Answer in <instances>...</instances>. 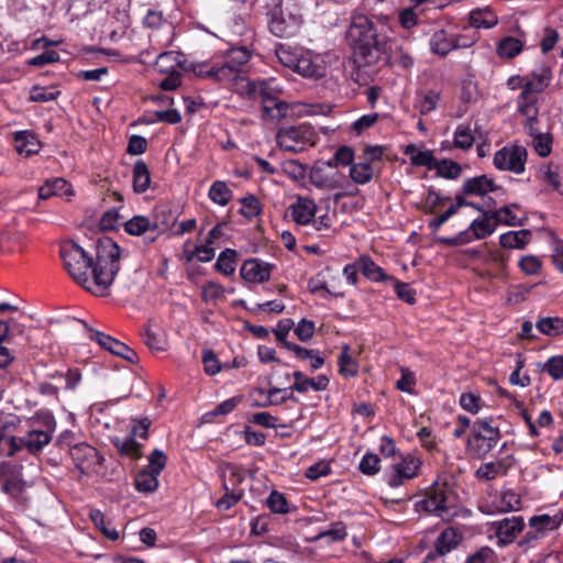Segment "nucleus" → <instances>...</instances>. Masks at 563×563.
Segmentation results:
<instances>
[{
	"label": "nucleus",
	"instance_id": "f257e3e1",
	"mask_svg": "<svg viewBox=\"0 0 563 563\" xmlns=\"http://www.w3.org/2000/svg\"><path fill=\"white\" fill-rule=\"evenodd\" d=\"M122 249L111 238L98 239L96 262L74 241L60 246V257L70 277L82 288L97 296H107L121 265Z\"/></svg>",
	"mask_w": 563,
	"mask_h": 563
},
{
	"label": "nucleus",
	"instance_id": "f03ea898",
	"mask_svg": "<svg viewBox=\"0 0 563 563\" xmlns=\"http://www.w3.org/2000/svg\"><path fill=\"white\" fill-rule=\"evenodd\" d=\"M346 40L360 65H371L379 58L384 43L377 25L368 16H352Z\"/></svg>",
	"mask_w": 563,
	"mask_h": 563
},
{
	"label": "nucleus",
	"instance_id": "7ed1b4c3",
	"mask_svg": "<svg viewBox=\"0 0 563 563\" xmlns=\"http://www.w3.org/2000/svg\"><path fill=\"white\" fill-rule=\"evenodd\" d=\"M268 27L277 37L295 36L303 22L298 0H269L267 2Z\"/></svg>",
	"mask_w": 563,
	"mask_h": 563
},
{
	"label": "nucleus",
	"instance_id": "20e7f679",
	"mask_svg": "<svg viewBox=\"0 0 563 563\" xmlns=\"http://www.w3.org/2000/svg\"><path fill=\"white\" fill-rule=\"evenodd\" d=\"M500 438L501 432L494 417L478 418L472 424L466 451L472 457L483 460L497 445Z\"/></svg>",
	"mask_w": 563,
	"mask_h": 563
},
{
	"label": "nucleus",
	"instance_id": "39448f33",
	"mask_svg": "<svg viewBox=\"0 0 563 563\" xmlns=\"http://www.w3.org/2000/svg\"><path fill=\"white\" fill-rule=\"evenodd\" d=\"M317 141V133L308 124H298L280 128L276 134L278 146L287 152L299 153L308 146H313Z\"/></svg>",
	"mask_w": 563,
	"mask_h": 563
},
{
	"label": "nucleus",
	"instance_id": "423d86ee",
	"mask_svg": "<svg viewBox=\"0 0 563 563\" xmlns=\"http://www.w3.org/2000/svg\"><path fill=\"white\" fill-rule=\"evenodd\" d=\"M497 224L493 217H490V211H483V217L475 219L470 227L460 232L455 236L439 238V242L446 246H457L471 243L474 240H481L489 236L496 230Z\"/></svg>",
	"mask_w": 563,
	"mask_h": 563
},
{
	"label": "nucleus",
	"instance_id": "0eeeda50",
	"mask_svg": "<svg viewBox=\"0 0 563 563\" xmlns=\"http://www.w3.org/2000/svg\"><path fill=\"white\" fill-rule=\"evenodd\" d=\"M527 151L522 146H505L494 155V166L499 170H509L514 174L525 172Z\"/></svg>",
	"mask_w": 563,
	"mask_h": 563
},
{
	"label": "nucleus",
	"instance_id": "6e6552de",
	"mask_svg": "<svg viewBox=\"0 0 563 563\" xmlns=\"http://www.w3.org/2000/svg\"><path fill=\"white\" fill-rule=\"evenodd\" d=\"M42 421L45 427L44 430L32 429L24 435V448L31 454H37L43 451L53 438L56 429V420L51 412H45L42 416Z\"/></svg>",
	"mask_w": 563,
	"mask_h": 563
},
{
	"label": "nucleus",
	"instance_id": "1a4fd4ad",
	"mask_svg": "<svg viewBox=\"0 0 563 563\" xmlns=\"http://www.w3.org/2000/svg\"><path fill=\"white\" fill-rule=\"evenodd\" d=\"M69 454L81 474L96 472L103 462V456L99 451L85 442L74 444Z\"/></svg>",
	"mask_w": 563,
	"mask_h": 563
},
{
	"label": "nucleus",
	"instance_id": "9d476101",
	"mask_svg": "<svg viewBox=\"0 0 563 563\" xmlns=\"http://www.w3.org/2000/svg\"><path fill=\"white\" fill-rule=\"evenodd\" d=\"M462 541V534L454 528H445L435 539L434 550L430 551L421 563H434L440 556L450 553Z\"/></svg>",
	"mask_w": 563,
	"mask_h": 563
},
{
	"label": "nucleus",
	"instance_id": "9b49d317",
	"mask_svg": "<svg viewBox=\"0 0 563 563\" xmlns=\"http://www.w3.org/2000/svg\"><path fill=\"white\" fill-rule=\"evenodd\" d=\"M448 490L446 484L434 483L427 492L426 498L420 501L421 507L441 518L449 516Z\"/></svg>",
	"mask_w": 563,
	"mask_h": 563
},
{
	"label": "nucleus",
	"instance_id": "f8f14e48",
	"mask_svg": "<svg viewBox=\"0 0 563 563\" xmlns=\"http://www.w3.org/2000/svg\"><path fill=\"white\" fill-rule=\"evenodd\" d=\"M495 534L498 539L499 547H507L512 543L517 536L525 528V520L522 516L507 517L492 523Z\"/></svg>",
	"mask_w": 563,
	"mask_h": 563
},
{
	"label": "nucleus",
	"instance_id": "ddd939ff",
	"mask_svg": "<svg viewBox=\"0 0 563 563\" xmlns=\"http://www.w3.org/2000/svg\"><path fill=\"white\" fill-rule=\"evenodd\" d=\"M420 461L408 454L399 463L393 465L391 474L387 477L388 486L396 488L401 486L406 479L415 478L418 475Z\"/></svg>",
	"mask_w": 563,
	"mask_h": 563
},
{
	"label": "nucleus",
	"instance_id": "4468645a",
	"mask_svg": "<svg viewBox=\"0 0 563 563\" xmlns=\"http://www.w3.org/2000/svg\"><path fill=\"white\" fill-rule=\"evenodd\" d=\"M273 268V264L251 258L242 264L240 275L247 283L263 284L269 280Z\"/></svg>",
	"mask_w": 563,
	"mask_h": 563
},
{
	"label": "nucleus",
	"instance_id": "2eb2a0df",
	"mask_svg": "<svg viewBox=\"0 0 563 563\" xmlns=\"http://www.w3.org/2000/svg\"><path fill=\"white\" fill-rule=\"evenodd\" d=\"M516 459L512 454H508L497 459L494 462L482 464L475 472L477 479L493 481L498 476H505L515 465Z\"/></svg>",
	"mask_w": 563,
	"mask_h": 563
},
{
	"label": "nucleus",
	"instance_id": "dca6fc26",
	"mask_svg": "<svg viewBox=\"0 0 563 563\" xmlns=\"http://www.w3.org/2000/svg\"><path fill=\"white\" fill-rule=\"evenodd\" d=\"M461 38L462 36L450 34L445 30H439L430 37V49L434 54L445 56L455 48L470 45L466 42H461Z\"/></svg>",
	"mask_w": 563,
	"mask_h": 563
},
{
	"label": "nucleus",
	"instance_id": "f3484780",
	"mask_svg": "<svg viewBox=\"0 0 563 563\" xmlns=\"http://www.w3.org/2000/svg\"><path fill=\"white\" fill-rule=\"evenodd\" d=\"M124 230L128 234L140 236L146 232H156V235L148 238V242H154L165 228H162L156 219L145 216H134L124 223Z\"/></svg>",
	"mask_w": 563,
	"mask_h": 563
},
{
	"label": "nucleus",
	"instance_id": "a211bd4d",
	"mask_svg": "<svg viewBox=\"0 0 563 563\" xmlns=\"http://www.w3.org/2000/svg\"><path fill=\"white\" fill-rule=\"evenodd\" d=\"M247 87L250 95L254 99H260L261 103H269L283 93V88L274 78L252 81Z\"/></svg>",
	"mask_w": 563,
	"mask_h": 563
},
{
	"label": "nucleus",
	"instance_id": "6ab92c4d",
	"mask_svg": "<svg viewBox=\"0 0 563 563\" xmlns=\"http://www.w3.org/2000/svg\"><path fill=\"white\" fill-rule=\"evenodd\" d=\"M499 189L501 187L495 183L494 178L487 175H479L465 179L461 191L466 196H485Z\"/></svg>",
	"mask_w": 563,
	"mask_h": 563
},
{
	"label": "nucleus",
	"instance_id": "aec40b11",
	"mask_svg": "<svg viewBox=\"0 0 563 563\" xmlns=\"http://www.w3.org/2000/svg\"><path fill=\"white\" fill-rule=\"evenodd\" d=\"M292 220L299 225H308L312 222L317 205L308 197H297L296 202L290 205L289 209Z\"/></svg>",
	"mask_w": 563,
	"mask_h": 563
},
{
	"label": "nucleus",
	"instance_id": "412c9836",
	"mask_svg": "<svg viewBox=\"0 0 563 563\" xmlns=\"http://www.w3.org/2000/svg\"><path fill=\"white\" fill-rule=\"evenodd\" d=\"M295 378L294 385L289 388L298 393H307L310 388L316 391L327 389L329 386V378L325 375H319L316 378H309L303 375L300 371H296L292 374Z\"/></svg>",
	"mask_w": 563,
	"mask_h": 563
},
{
	"label": "nucleus",
	"instance_id": "4be33fe9",
	"mask_svg": "<svg viewBox=\"0 0 563 563\" xmlns=\"http://www.w3.org/2000/svg\"><path fill=\"white\" fill-rule=\"evenodd\" d=\"M358 269L362 274L371 282H389L393 279L391 275L384 272L382 267L375 264V262L367 255H362L357 262Z\"/></svg>",
	"mask_w": 563,
	"mask_h": 563
},
{
	"label": "nucleus",
	"instance_id": "5701e85b",
	"mask_svg": "<svg viewBox=\"0 0 563 563\" xmlns=\"http://www.w3.org/2000/svg\"><path fill=\"white\" fill-rule=\"evenodd\" d=\"M15 150L20 154L26 156L36 154L40 151L41 144L35 134L30 131H18L14 134Z\"/></svg>",
	"mask_w": 563,
	"mask_h": 563
},
{
	"label": "nucleus",
	"instance_id": "b1692460",
	"mask_svg": "<svg viewBox=\"0 0 563 563\" xmlns=\"http://www.w3.org/2000/svg\"><path fill=\"white\" fill-rule=\"evenodd\" d=\"M497 23V14L488 7L477 8L470 12V24L474 27L492 29Z\"/></svg>",
	"mask_w": 563,
	"mask_h": 563
},
{
	"label": "nucleus",
	"instance_id": "393cba45",
	"mask_svg": "<svg viewBox=\"0 0 563 563\" xmlns=\"http://www.w3.org/2000/svg\"><path fill=\"white\" fill-rule=\"evenodd\" d=\"M114 448L123 455L132 460H139L142 456V444L135 440L131 433L124 438H115L112 440Z\"/></svg>",
	"mask_w": 563,
	"mask_h": 563
},
{
	"label": "nucleus",
	"instance_id": "a878e982",
	"mask_svg": "<svg viewBox=\"0 0 563 563\" xmlns=\"http://www.w3.org/2000/svg\"><path fill=\"white\" fill-rule=\"evenodd\" d=\"M150 169L143 159H137L133 166V190L136 194H143L150 188Z\"/></svg>",
	"mask_w": 563,
	"mask_h": 563
},
{
	"label": "nucleus",
	"instance_id": "bb28decb",
	"mask_svg": "<svg viewBox=\"0 0 563 563\" xmlns=\"http://www.w3.org/2000/svg\"><path fill=\"white\" fill-rule=\"evenodd\" d=\"M531 232L522 229L519 231H509L500 235L499 243L505 249L522 250L529 243Z\"/></svg>",
	"mask_w": 563,
	"mask_h": 563
},
{
	"label": "nucleus",
	"instance_id": "cd10ccee",
	"mask_svg": "<svg viewBox=\"0 0 563 563\" xmlns=\"http://www.w3.org/2000/svg\"><path fill=\"white\" fill-rule=\"evenodd\" d=\"M404 153L409 156L412 165L424 166L429 170H433L438 161L431 151H418L415 144L407 145Z\"/></svg>",
	"mask_w": 563,
	"mask_h": 563
},
{
	"label": "nucleus",
	"instance_id": "c85d7f7f",
	"mask_svg": "<svg viewBox=\"0 0 563 563\" xmlns=\"http://www.w3.org/2000/svg\"><path fill=\"white\" fill-rule=\"evenodd\" d=\"M551 71L548 68H542L540 71H533L531 77L523 84L522 89L533 93L542 92L550 84Z\"/></svg>",
	"mask_w": 563,
	"mask_h": 563
},
{
	"label": "nucleus",
	"instance_id": "c756f323",
	"mask_svg": "<svg viewBox=\"0 0 563 563\" xmlns=\"http://www.w3.org/2000/svg\"><path fill=\"white\" fill-rule=\"evenodd\" d=\"M208 197L213 203L224 207L231 201L233 192L225 181L216 180L209 188Z\"/></svg>",
	"mask_w": 563,
	"mask_h": 563
},
{
	"label": "nucleus",
	"instance_id": "7c9ffc66",
	"mask_svg": "<svg viewBox=\"0 0 563 563\" xmlns=\"http://www.w3.org/2000/svg\"><path fill=\"white\" fill-rule=\"evenodd\" d=\"M339 373L344 377H354L358 373V365L350 354V346L344 344L338 356Z\"/></svg>",
	"mask_w": 563,
	"mask_h": 563
},
{
	"label": "nucleus",
	"instance_id": "2f4dec72",
	"mask_svg": "<svg viewBox=\"0 0 563 563\" xmlns=\"http://www.w3.org/2000/svg\"><path fill=\"white\" fill-rule=\"evenodd\" d=\"M84 328L89 332V339L96 341L102 349L114 355L115 345H120L121 341L109 334L92 329L86 321L79 320Z\"/></svg>",
	"mask_w": 563,
	"mask_h": 563
},
{
	"label": "nucleus",
	"instance_id": "473e14b6",
	"mask_svg": "<svg viewBox=\"0 0 563 563\" xmlns=\"http://www.w3.org/2000/svg\"><path fill=\"white\" fill-rule=\"evenodd\" d=\"M289 104L282 100L280 97L275 98L269 103H262V112L264 119L282 120L287 117Z\"/></svg>",
	"mask_w": 563,
	"mask_h": 563
},
{
	"label": "nucleus",
	"instance_id": "72a5a7b5",
	"mask_svg": "<svg viewBox=\"0 0 563 563\" xmlns=\"http://www.w3.org/2000/svg\"><path fill=\"white\" fill-rule=\"evenodd\" d=\"M238 253L235 250L225 249L220 253L214 264V268L225 275L230 276L235 272Z\"/></svg>",
	"mask_w": 563,
	"mask_h": 563
},
{
	"label": "nucleus",
	"instance_id": "f704fd0d",
	"mask_svg": "<svg viewBox=\"0 0 563 563\" xmlns=\"http://www.w3.org/2000/svg\"><path fill=\"white\" fill-rule=\"evenodd\" d=\"M158 475L144 468L140 471L134 478L136 490L141 493H153L158 487Z\"/></svg>",
	"mask_w": 563,
	"mask_h": 563
},
{
	"label": "nucleus",
	"instance_id": "c9c22d12",
	"mask_svg": "<svg viewBox=\"0 0 563 563\" xmlns=\"http://www.w3.org/2000/svg\"><path fill=\"white\" fill-rule=\"evenodd\" d=\"M523 42L517 37L506 36L497 45V54L503 58H514L522 52Z\"/></svg>",
	"mask_w": 563,
	"mask_h": 563
},
{
	"label": "nucleus",
	"instance_id": "e433bc0d",
	"mask_svg": "<svg viewBox=\"0 0 563 563\" xmlns=\"http://www.w3.org/2000/svg\"><path fill=\"white\" fill-rule=\"evenodd\" d=\"M495 508L498 512L518 511L522 508V500L514 490H506L499 497Z\"/></svg>",
	"mask_w": 563,
	"mask_h": 563
},
{
	"label": "nucleus",
	"instance_id": "4c0bfd02",
	"mask_svg": "<svg viewBox=\"0 0 563 563\" xmlns=\"http://www.w3.org/2000/svg\"><path fill=\"white\" fill-rule=\"evenodd\" d=\"M350 177L357 185L368 184L374 177V169L368 162L354 163L350 167Z\"/></svg>",
	"mask_w": 563,
	"mask_h": 563
},
{
	"label": "nucleus",
	"instance_id": "58836bf2",
	"mask_svg": "<svg viewBox=\"0 0 563 563\" xmlns=\"http://www.w3.org/2000/svg\"><path fill=\"white\" fill-rule=\"evenodd\" d=\"M536 328L542 334L558 336L563 334V319L559 317L540 318L536 323Z\"/></svg>",
	"mask_w": 563,
	"mask_h": 563
},
{
	"label": "nucleus",
	"instance_id": "ea45409f",
	"mask_svg": "<svg viewBox=\"0 0 563 563\" xmlns=\"http://www.w3.org/2000/svg\"><path fill=\"white\" fill-rule=\"evenodd\" d=\"M433 170L437 172L438 177L457 179L462 174V166L452 159L443 158L437 161Z\"/></svg>",
	"mask_w": 563,
	"mask_h": 563
},
{
	"label": "nucleus",
	"instance_id": "a19ab883",
	"mask_svg": "<svg viewBox=\"0 0 563 563\" xmlns=\"http://www.w3.org/2000/svg\"><path fill=\"white\" fill-rule=\"evenodd\" d=\"M292 71L308 78L321 75L319 65L312 62V59L302 52H300Z\"/></svg>",
	"mask_w": 563,
	"mask_h": 563
},
{
	"label": "nucleus",
	"instance_id": "79ce46f5",
	"mask_svg": "<svg viewBox=\"0 0 563 563\" xmlns=\"http://www.w3.org/2000/svg\"><path fill=\"white\" fill-rule=\"evenodd\" d=\"M67 181L64 178H53L45 181L43 186L38 188V198L46 200L52 196L67 192Z\"/></svg>",
	"mask_w": 563,
	"mask_h": 563
},
{
	"label": "nucleus",
	"instance_id": "37998d69",
	"mask_svg": "<svg viewBox=\"0 0 563 563\" xmlns=\"http://www.w3.org/2000/svg\"><path fill=\"white\" fill-rule=\"evenodd\" d=\"M300 49L287 44H278L275 49L276 57L285 67L294 70Z\"/></svg>",
	"mask_w": 563,
	"mask_h": 563
},
{
	"label": "nucleus",
	"instance_id": "c03bdc74",
	"mask_svg": "<svg viewBox=\"0 0 563 563\" xmlns=\"http://www.w3.org/2000/svg\"><path fill=\"white\" fill-rule=\"evenodd\" d=\"M440 100V93L434 90L418 93L415 107L421 114H428L435 110Z\"/></svg>",
	"mask_w": 563,
	"mask_h": 563
},
{
	"label": "nucleus",
	"instance_id": "a18cd8bd",
	"mask_svg": "<svg viewBox=\"0 0 563 563\" xmlns=\"http://www.w3.org/2000/svg\"><path fill=\"white\" fill-rule=\"evenodd\" d=\"M537 96L522 89L521 93L518 97V110L526 118H531L538 115V109L536 107Z\"/></svg>",
	"mask_w": 563,
	"mask_h": 563
},
{
	"label": "nucleus",
	"instance_id": "49530a36",
	"mask_svg": "<svg viewBox=\"0 0 563 563\" xmlns=\"http://www.w3.org/2000/svg\"><path fill=\"white\" fill-rule=\"evenodd\" d=\"M561 519L558 517H551L549 515L533 516L529 520V525L532 529L538 530L543 534L547 530H555L561 523Z\"/></svg>",
	"mask_w": 563,
	"mask_h": 563
},
{
	"label": "nucleus",
	"instance_id": "de8ad7c7",
	"mask_svg": "<svg viewBox=\"0 0 563 563\" xmlns=\"http://www.w3.org/2000/svg\"><path fill=\"white\" fill-rule=\"evenodd\" d=\"M347 537L346 527L342 521L330 525L328 530L321 531L316 539H328L329 542L343 541Z\"/></svg>",
	"mask_w": 563,
	"mask_h": 563
},
{
	"label": "nucleus",
	"instance_id": "09e8293b",
	"mask_svg": "<svg viewBox=\"0 0 563 563\" xmlns=\"http://www.w3.org/2000/svg\"><path fill=\"white\" fill-rule=\"evenodd\" d=\"M89 517L93 525L101 530V532L107 537L109 540L115 541L119 539V531L114 528H109L106 525V518L101 510L99 509H92L90 510Z\"/></svg>",
	"mask_w": 563,
	"mask_h": 563
},
{
	"label": "nucleus",
	"instance_id": "8fccbe9b",
	"mask_svg": "<svg viewBox=\"0 0 563 563\" xmlns=\"http://www.w3.org/2000/svg\"><path fill=\"white\" fill-rule=\"evenodd\" d=\"M60 91L56 87L33 86L30 91V100L33 102H47L57 99Z\"/></svg>",
	"mask_w": 563,
	"mask_h": 563
},
{
	"label": "nucleus",
	"instance_id": "3c124183",
	"mask_svg": "<svg viewBox=\"0 0 563 563\" xmlns=\"http://www.w3.org/2000/svg\"><path fill=\"white\" fill-rule=\"evenodd\" d=\"M223 488L225 490V494L217 501L216 506L219 510H229L234 505H236L242 496L243 490L242 489H234V487L230 490L227 483H223Z\"/></svg>",
	"mask_w": 563,
	"mask_h": 563
},
{
	"label": "nucleus",
	"instance_id": "603ef678",
	"mask_svg": "<svg viewBox=\"0 0 563 563\" xmlns=\"http://www.w3.org/2000/svg\"><path fill=\"white\" fill-rule=\"evenodd\" d=\"M454 147L460 150H470L474 144V136L472 130L466 125H459L454 132Z\"/></svg>",
	"mask_w": 563,
	"mask_h": 563
},
{
	"label": "nucleus",
	"instance_id": "864d4df0",
	"mask_svg": "<svg viewBox=\"0 0 563 563\" xmlns=\"http://www.w3.org/2000/svg\"><path fill=\"white\" fill-rule=\"evenodd\" d=\"M358 470L364 475L374 476L380 471V459L377 454L367 452L361 459Z\"/></svg>",
	"mask_w": 563,
	"mask_h": 563
},
{
	"label": "nucleus",
	"instance_id": "5fc2aeb1",
	"mask_svg": "<svg viewBox=\"0 0 563 563\" xmlns=\"http://www.w3.org/2000/svg\"><path fill=\"white\" fill-rule=\"evenodd\" d=\"M267 507L272 512L278 515H286L289 512V504L284 494L273 490L266 500Z\"/></svg>",
	"mask_w": 563,
	"mask_h": 563
},
{
	"label": "nucleus",
	"instance_id": "6e6d98bb",
	"mask_svg": "<svg viewBox=\"0 0 563 563\" xmlns=\"http://www.w3.org/2000/svg\"><path fill=\"white\" fill-rule=\"evenodd\" d=\"M241 74L235 66H232L228 60L221 65H214L213 80L214 81H233Z\"/></svg>",
	"mask_w": 563,
	"mask_h": 563
},
{
	"label": "nucleus",
	"instance_id": "4d7b16f0",
	"mask_svg": "<svg viewBox=\"0 0 563 563\" xmlns=\"http://www.w3.org/2000/svg\"><path fill=\"white\" fill-rule=\"evenodd\" d=\"M251 53L245 47L231 48L225 57L232 66H235L238 70L243 71V67L249 63Z\"/></svg>",
	"mask_w": 563,
	"mask_h": 563
},
{
	"label": "nucleus",
	"instance_id": "13d9d810",
	"mask_svg": "<svg viewBox=\"0 0 563 563\" xmlns=\"http://www.w3.org/2000/svg\"><path fill=\"white\" fill-rule=\"evenodd\" d=\"M490 217H493L496 224L503 223L510 227L523 224V222L519 221L517 216L512 213L509 206H505L498 210L490 211Z\"/></svg>",
	"mask_w": 563,
	"mask_h": 563
},
{
	"label": "nucleus",
	"instance_id": "bf43d9fd",
	"mask_svg": "<svg viewBox=\"0 0 563 563\" xmlns=\"http://www.w3.org/2000/svg\"><path fill=\"white\" fill-rule=\"evenodd\" d=\"M241 202V214L246 218L257 217L262 212V206L257 197L254 195H247L240 200Z\"/></svg>",
	"mask_w": 563,
	"mask_h": 563
},
{
	"label": "nucleus",
	"instance_id": "052dcab7",
	"mask_svg": "<svg viewBox=\"0 0 563 563\" xmlns=\"http://www.w3.org/2000/svg\"><path fill=\"white\" fill-rule=\"evenodd\" d=\"M389 282L393 283L395 292L400 300L408 305L416 303V290L411 288L409 284L398 280L395 277L389 279Z\"/></svg>",
	"mask_w": 563,
	"mask_h": 563
},
{
	"label": "nucleus",
	"instance_id": "680f3d73",
	"mask_svg": "<svg viewBox=\"0 0 563 563\" xmlns=\"http://www.w3.org/2000/svg\"><path fill=\"white\" fill-rule=\"evenodd\" d=\"M20 423V418L15 415L0 412V442L4 441Z\"/></svg>",
	"mask_w": 563,
	"mask_h": 563
},
{
	"label": "nucleus",
	"instance_id": "e2e57ef3",
	"mask_svg": "<svg viewBox=\"0 0 563 563\" xmlns=\"http://www.w3.org/2000/svg\"><path fill=\"white\" fill-rule=\"evenodd\" d=\"M311 183L318 188H330L336 187L334 180L324 174V168L321 165H314L310 174Z\"/></svg>",
	"mask_w": 563,
	"mask_h": 563
},
{
	"label": "nucleus",
	"instance_id": "0e129e2a",
	"mask_svg": "<svg viewBox=\"0 0 563 563\" xmlns=\"http://www.w3.org/2000/svg\"><path fill=\"white\" fill-rule=\"evenodd\" d=\"M294 390L290 389L288 391L287 389H282L278 387H273L267 391L268 401L264 404L263 406L266 407L268 405H280L287 400H294L297 401V398L292 394Z\"/></svg>",
	"mask_w": 563,
	"mask_h": 563
},
{
	"label": "nucleus",
	"instance_id": "69168bd1",
	"mask_svg": "<svg viewBox=\"0 0 563 563\" xmlns=\"http://www.w3.org/2000/svg\"><path fill=\"white\" fill-rule=\"evenodd\" d=\"M25 488V483L20 475L7 478L2 484V492L15 498L20 496Z\"/></svg>",
	"mask_w": 563,
	"mask_h": 563
},
{
	"label": "nucleus",
	"instance_id": "338daca9",
	"mask_svg": "<svg viewBox=\"0 0 563 563\" xmlns=\"http://www.w3.org/2000/svg\"><path fill=\"white\" fill-rule=\"evenodd\" d=\"M543 369L555 380L563 379V356L556 355L550 357L544 364Z\"/></svg>",
	"mask_w": 563,
	"mask_h": 563
},
{
	"label": "nucleus",
	"instance_id": "774afa93",
	"mask_svg": "<svg viewBox=\"0 0 563 563\" xmlns=\"http://www.w3.org/2000/svg\"><path fill=\"white\" fill-rule=\"evenodd\" d=\"M496 554L489 547H483L467 556L466 563H495Z\"/></svg>",
	"mask_w": 563,
	"mask_h": 563
}]
</instances>
